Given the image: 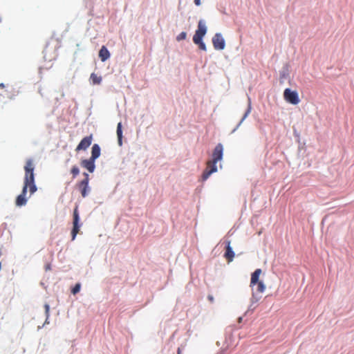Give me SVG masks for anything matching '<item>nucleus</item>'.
I'll use <instances>...</instances> for the list:
<instances>
[{
	"mask_svg": "<svg viewBox=\"0 0 354 354\" xmlns=\"http://www.w3.org/2000/svg\"><path fill=\"white\" fill-rule=\"evenodd\" d=\"M223 155V147L219 143L218 144L212 153V160L207 162V166L202 174V180H206L212 174L217 171L216 163L221 160Z\"/></svg>",
	"mask_w": 354,
	"mask_h": 354,
	"instance_id": "nucleus-2",
	"label": "nucleus"
},
{
	"mask_svg": "<svg viewBox=\"0 0 354 354\" xmlns=\"http://www.w3.org/2000/svg\"><path fill=\"white\" fill-rule=\"evenodd\" d=\"M207 32V27L203 20H199L198 23L197 30L193 37V39H203Z\"/></svg>",
	"mask_w": 354,
	"mask_h": 354,
	"instance_id": "nucleus-7",
	"label": "nucleus"
},
{
	"mask_svg": "<svg viewBox=\"0 0 354 354\" xmlns=\"http://www.w3.org/2000/svg\"><path fill=\"white\" fill-rule=\"evenodd\" d=\"M226 250L224 254V257L227 260L228 262L232 261L234 257V252L232 250V248L230 246V241H228L226 243Z\"/></svg>",
	"mask_w": 354,
	"mask_h": 354,
	"instance_id": "nucleus-10",
	"label": "nucleus"
},
{
	"mask_svg": "<svg viewBox=\"0 0 354 354\" xmlns=\"http://www.w3.org/2000/svg\"><path fill=\"white\" fill-rule=\"evenodd\" d=\"M259 298H260V297H259V298H256V297H255V295H254V293L253 292V294H252V300H253V301L254 300V301H259Z\"/></svg>",
	"mask_w": 354,
	"mask_h": 354,
	"instance_id": "nucleus-24",
	"label": "nucleus"
},
{
	"mask_svg": "<svg viewBox=\"0 0 354 354\" xmlns=\"http://www.w3.org/2000/svg\"><path fill=\"white\" fill-rule=\"evenodd\" d=\"M93 141V135L91 134L84 137L77 146L75 151H80L81 150H86L89 147Z\"/></svg>",
	"mask_w": 354,
	"mask_h": 354,
	"instance_id": "nucleus-8",
	"label": "nucleus"
},
{
	"mask_svg": "<svg viewBox=\"0 0 354 354\" xmlns=\"http://www.w3.org/2000/svg\"><path fill=\"white\" fill-rule=\"evenodd\" d=\"M194 3L196 6L201 5V0H194Z\"/></svg>",
	"mask_w": 354,
	"mask_h": 354,
	"instance_id": "nucleus-25",
	"label": "nucleus"
},
{
	"mask_svg": "<svg viewBox=\"0 0 354 354\" xmlns=\"http://www.w3.org/2000/svg\"><path fill=\"white\" fill-rule=\"evenodd\" d=\"M243 320V317H240L239 319H238V322L239 323H241Z\"/></svg>",
	"mask_w": 354,
	"mask_h": 354,
	"instance_id": "nucleus-26",
	"label": "nucleus"
},
{
	"mask_svg": "<svg viewBox=\"0 0 354 354\" xmlns=\"http://www.w3.org/2000/svg\"><path fill=\"white\" fill-rule=\"evenodd\" d=\"M44 308H45V313H46V323H47V320L49 317V313H50V307H49V305L48 304H46L44 305Z\"/></svg>",
	"mask_w": 354,
	"mask_h": 354,
	"instance_id": "nucleus-21",
	"label": "nucleus"
},
{
	"mask_svg": "<svg viewBox=\"0 0 354 354\" xmlns=\"http://www.w3.org/2000/svg\"><path fill=\"white\" fill-rule=\"evenodd\" d=\"M178 354H181L180 348L178 349Z\"/></svg>",
	"mask_w": 354,
	"mask_h": 354,
	"instance_id": "nucleus-28",
	"label": "nucleus"
},
{
	"mask_svg": "<svg viewBox=\"0 0 354 354\" xmlns=\"http://www.w3.org/2000/svg\"><path fill=\"white\" fill-rule=\"evenodd\" d=\"M283 97L286 102L295 105L299 104L300 101L297 92L296 91H291L288 88L284 90Z\"/></svg>",
	"mask_w": 354,
	"mask_h": 354,
	"instance_id": "nucleus-4",
	"label": "nucleus"
},
{
	"mask_svg": "<svg viewBox=\"0 0 354 354\" xmlns=\"http://www.w3.org/2000/svg\"><path fill=\"white\" fill-rule=\"evenodd\" d=\"M207 299H208V300H209L211 303H213V302H214V297H213L212 295H209L207 296Z\"/></svg>",
	"mask_w": 354,
	"mask_h": 354,
	"instance_id": "nucleus-23",
	"label": "nucleus"
},
{
	"mask_svg": "<svg viewBox=\"0 0 354 354\" xmlns=\"http://www.w3.org/2000/svg\"><path fill=\"white\" fill-rule=\"evenodd\" d=\"M73 229L71 231V236H72V240H75L77 234H78L80 231V216H79V212H78V207L76 206L75 208L73 210Z\"/></svg>",
	"mask_w": 354,
	"mask_h": 354,
	"instance_id": "nucleus-5",
	"label": "nucleus"
},
{
	"mask_svg": "<svg viewBox=\"0 0 354 354\" xmlns=\"http://www.w3.org/2000/svg\"><path fill=\"white\" fill-rule=\"evenodd\" d=\"M256 285H257V289H256V291L257 292L263 293L265 291L266 286H265V284L263 283V282L262 281H261L259 282H257Z\"/></svg>",
	"mask_w": 354,
	"mask_h": 354,
	"instance_id": "nucleus-17",
	"label": "nucleus"
},
{
	"mask_svg": "<svg viewBox=\"0 0 354 354\" xmlns=\"http://www.w3.org/2000/svg\"><path fill=\"white\" fill-rule=\"evenodd\" d=\"M5 87L4 84H0V88H3Z\"/></svg>",
	"mask_w": 354,
	"mask_h": 354,
	"instance_id": "nucleus-27",
	"label": "nucleus"
},
{
	"mask_svg": "<svg viewBox=\"0 0 354 354\" xmlns=\"http://www.w3.org/2000/svg\"><path fill=\"white\" fill-rule=\"evenodd\" d=\"M117 136L118 139V145L122 146V123L119 122L117 125Z\"/></svg>",
	"mask_w": 354,
	"mask_h": 354,
	"instance_id": "nucleus-14",
	"label": "nucleus"
},
{
	"mask_svg": "<svg viewBox=\"0 0 354 354\" xmlns=\"http://www.w3.org/2000/svg\"><path fill=\"white\" fill-rule=\"evenodd\" d=\"M250 113V106H249V107H248V110H247V111H246V112L245 113V114H244V115H243V118H242V120H241V122H243V120H244L248 117V114H249Z\"/></svg>",
	"mask_w": 354,
	"mask_h": 354,
	"instance_id": "nucleus-22",
	"label": "nucleus"
},
{
	"mask_svg": "<svg viewBox=\"0 0 354 354\" xmlns=\"http://www.w3.org/2000/svg\"><path fill=\"white\" fill-rule=\"evenodd\" d=\"M99 57L102 62H105L110 57V53L106 46H102L99 52Z\"/></svg>",
	"mask_w": 354,
	"mask_h": 354,
	"instance_id": "nucleus-12",
	"label": "nucleus"
},
{
	"mask_svg": "<svg viewBox=\"0 0 354 354\" xmlns=\"http://www.w3.org/2000/svg\"><path fill=\"white\" fill-rule=\"evenodd\" d=\"M193 41L195 44H197L198 45V47L200 49L203 50H206V46L205 44H204V42L203 41V39H193Z\"/></svg>",
	"mask_w": 354,
	"mask_h": 354,
	"instance_id": "nucleus-16",
	"label": "nucleus"
},
{
	"mask_svg": "<svg viewBox=\"0 0 354 354\" xmlns=\"http://www.w3.org/2000/svg\"><path fill=\"white\" fill-rule=\"evenodd\" d=\"M100 156V147L97 144H94L92 147L91 158L96 160Z\"/></svg>",
	"mask_w": 354,
	"mask_h": 354,
	"instance_id": "nucleus-13",
	"label": "nucleus"
},
{
	"mask_svg": "<svg viewBox=\"0 0 354 354\" xmlns=\"http://www.w3.org/2000/svg\"><path fill=\"white\" fill-rule=\"evenodd\" d=\"M212 44L216 50H223L225 41L221 33H216L212 38Z\"/></svg>",
	"mask_w": 354,
	"mask_h": 354,
	"instance_id": "nucleus-6",
	"label": "nucleus"
},
{
	"mask_svg": "<svg viewBox=\"0 0 354 354\" xmlns=\"http://www.w3.org/2000/svg\"><path fill=\"white\" fill-rule=\"evenodd\" d=\"M95 160L91 158L89 159L82 160L81 161V165L86 168L89 172L93 173L95 168Z\"/></svg>",
	"mask_w": 354,
	"mask_h": 354,
	"instance_id": "nucleus-9",
	"label": "nucleus"
},
{
	"mask_svg": "<svg viewBox=\"0 0 354 354\" xmlns=\"http://www.w3.org/2000/svg\"><path fill=\"white\" fill-rule=\"evenodd\" d=\"M186 37H187V33L185 32H180L177 37H176V40L177 41H181V40H184L186 39Z\"/></svg>",
	"mask_w": 354,
	"mask_h": 354,
	"instance_id": "nucleus-20",
	"label": "nucleus"
},
{
	"mask_svg": "<svg viewBox=\"0 0 354 354\" xmlns=\"http://www.w3.org/2000/svg\"><path fill=\"white\" fill-rule=\"evenodd\" d=\"M24 170L25 176L22 192L17 197L15 202L16 205L19 207L25 205L26 204L27 200L26 198V194L28 187L30 194H34L37 189L35 183L34 165L32 160L28 159L26 161Z\"/></svg>",
	"mask_w": 354,
	"mask_h": 354,
	"instance_id": "nucleus-1",
	"label": "nucleus"
},
{
	"mask_svg": "<svg viewBox=\"0 0 354 354\" xmlns=\"http://www.w3.org/2000/svg\"><path fill=\"white\" fill-rule=\"evenodd\" d=\"M71 173L73 174V178H75L79 174L80 169L77 166H73L71 170Z\"/></svg>",
	"mask_w": 354,
	"mask_h": 354,
	"instance_id": "nucleus-18",
	"label": "nucleus"
},
{
	"mask_svg": "<svg viewBox=\"0 0 354 354\" xmlns=\"http://www.w3.org/2000/svg\"><path fill=\"white\" fill-rule=\"evenodd\" d=\"M84 178L81 180L79 183H77V186L81 193V195L83 198H85L88 196L90 192V187H88L89 183V176L87 173L83 174Z\"/></svg>",
	"mask_w": 354,
	"mask_h": 354,
	"instance_id": "nucleus-3",
	"label": "nucleus"
},
{
	"mask_svg": "<svg viewBox=\"0 0 354 354\" xmlns=\"http://www.w3.org/2000/svg\"><path fill=\"white\" fill-rule=\"evenodd\" d=\"M80 288H81L80 283H76L75 286L71 290L72 294L75 295L77 292H79L80 290Z\"/></svg>",
	"mask_w": 354,
	"mask_h": 354,
	"instance_id": "nucleus-19",
	"label": "nucleus"
},
{
	"mask_svg": "<svg viewBox=\"0 0 354 354\" xmlns=\"http://www.w3.org/2000/svg\"><path fill=\"white\" fill-rule=\"evenodd\" d=\"M261 272H262L261 269L258 268L252 274L251 280H250V286H254L257 284V282L261 281L259 280V277H260Z\"/></svg>",
	"mask_w": 354,
	"mask_h": 354,
	"instance_id": "nucleus-11",
	"label": "nucleus"
},
{
	"mask_svg": "<svg viewBox=\"0 0 354 354\" xmlns=\"http://www.w3.org/2000/svg\"><path fill=\"white\" fill-rule=\"evenodd\" d=\"M90 80L93 84L96 85L100 84L102 79L101 76H98L97 74L93 73L91 74Z\"/></svg>",
	"mask_w": 354,
	"mask_h": 354,
	"instance_id": "nucleus-15",
	"label": "nucleus"
}]
</instances>
